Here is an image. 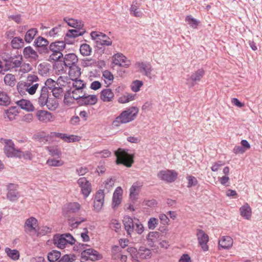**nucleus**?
Here are the masks:
<instances>
[{
  "mask_svg": "<svg viewBox=\"0 0 262 262\" xmlns=\"http://www.w3.org/2000/svg\"><path fill=\"white\" fill-rule=\"evenodd\" d=\"M40 85V80L38 77L33 74H28L25 81L19 82L17 84L18 92L22 96L28 93L30 95L35 94Z\"/></svg>",
  "mask_w": 262,
  "mask_h": 262,
  "instance_id": "f257e3e1",
  "label": "nucleus"
},
{
  "mask_svg": "<svg viewBox=\"0 0 262 262\" xmlns=\"http://www.w3.org/2000/svg\"><path fill=\"white\" fill-rule=\"evenodd\" d=\"M139 110L135 106H132L125 110L116 118L112 124L116 127L119 126L121 124H125L133 121L138 114Z\"/></svg>",
  "mask_w": 262,
  "mask_h": 262,
  "instance_id": "f03ea898",
  "label": "nucleus"
},
{
  "mask_svg": "<svg viewBox=\"0 0 262 262\" xmlns=\"http://www.w3.org/2000/svg\"><path fill=\"white\" fill-rule=\"evenodd\" d=\"M66 44L64 41H58L52 42L49 46L51 54L48 60L50 62L55 61L62 57L61 51L64 49Z\"/></svg>",
  "mask_w": 262,
  "mask_h": 262,
  "instance_id": "7ed1b4c3",
  "label": "nucleus"
},
{
  "mask_svg": "<svg viewBox=\"0 0 262 262\" xmlns=\"http://www.w3.org/2000/svg\"><path fill=\"white\" fill-rule=\"evenodd\" d=\"M117 157L116 163L117 164H122L126 167H131L134 162L133 156L127 152V150L119 148L115 152Z\"/></svg>",
  "mask_w": 262,
  "mask_h": 262,
  "instance_id": "20e7f679",
  "label": "nucleus"
},
{
  "mask_svg": "<svg viewBox=\"0 0 262 262\" xmlns=\"http://www.w3.org/2000/svg\"><path fill=\"white\" fill-rule=\"evenodd\" d=\"M2 140L3 141L5 144L4 150L7 157L13 158L19 156L20 150L14 147V144L12 140L2 139Z\"/></svg>",
  "mask_w": 262,
  "mask_h": 262,
  "instance_id": "39448f33",
  "label": "nucleus"
},
{
  "mask_svg": "<svg viewBox=\"0 0 262 262\" xmlns=\"http://www.w3.org/2000/svg\"><path fill=\"white\" fill-rule=\"evenodd\" d=\"M38 221L34 217H30L26 220L24 224L25 232L31 236H33L37 233L38 229Z\"/></svg>",
  "mask_w": 262,
  "mask_h": 262,
  "instance_id": "423d86ee",
  "label": "nucleus"
},
{
  "mask_svg": "<svg viewBox=\"0 0 262 262\" xmlns=\"http://www.w3.org/2000/svg\"><path fill=\"white\" fill-rule=\"evenodd\" d=\"M91 36L97 45L110 46L112 45V41L111 38L102 32L93 31L91 32Z\"/></svg>",
  "mask_w": 262,
  "mask_h": 262,
  "instance_id": "0eeeda50",
  "label": "nucleus"
},
{
  "mask_svg": "<svg viewBox=\"0 0 262 262\" xmlns=\"http://www.w3.org/2000/svg\"><path fill=\"white\" fill-rule=\"evenodd\" d=\"M157 176L162 181L167 183H171L177 179L178 173L173 170L166 169L160 171Z\"/></svg>",
  "mask_w": 262,
  "mask_h": 262,
  "instance_id": "6e6552de",
  "label": "nucleus"
},
{
  "mask_svg": "<svg viewBox=\"0 0 262 262\" xmlns=\"http://www.w3.org/2000/svg\"><path fill=\"white\" fill-rule=\"evenodd\" d=\"M112 62L115 65L125 68H128L131 64V61L120 53H116L113 56Z\"/></svg>",
  "mask_w": 262,
  "mask_h": 262,
  "instance_id": "1a4fd4ad",
  "label": "nucleus"
},
{
  "mask_svg": "<svg viewBox=\"0 0 262 262\" xmlns=\"http://www.w3.org/2000/svg\"><path fill=\"white\" fill-rule=\"evenodd\" d=\"M205 75V71L203 69H200L192 73L191 76L187 79V84L190 87L194 86L200 82Z\"/></svg>",
  "mask_w": 262,
  "mask_h": 262,
  "instance_id": "9d476101",
  "label": "nucleus"
},
{
  "mask_svg": "<svg viewBox=\"0 0 262 262\" xmlns=\"http://www.w3.org/2000/svg\"><path fill=\"white\" fill-rule=\"evenodd\" d=\"M5 70H9L20 66L22 61V56H14L5 59Z\"/></svg>",
  "mask_w": 262,
  "mask_h": 262,
  "instance_id": "9b49d317",
  "label": "nucleus"
},
{
  "mask_svg": "<svg viewBox=\"0 0 262 262\" xmlns=\"http://www.w3.org/2000/svg\"><path fill=\"white\" fill-rule=\"evenodd\" d=\"M81 258L84 260L95 261L101 259V256L96 250L90 248L84 250L81 253Z\"/></svg>",
  "mask_w": 262,
  "mask_h": 262,
  "instance_id": "f8f14e48",
  "label": "nucleus"
},
{
  "mask_svg": "<svg viewBox=\"0 0 262 262\" xmlns=\"http://www.w3.org/2000/svg\"><path fill=\"white\" fill-rule=\"evenodd\" d=\"M104 201V190H99L95 196L94 201V208L96 212H99L102 208Z\"/></svg>",
  "mask_w": 262,
  "mask_h": 262,
  "instance_id": "ddd939ff",
  "label": "nucleus"
},
{
  "mask_svg": "<svg viewBox=\"0 0 262 262\" xmlns=\"http://www.w3.org/2000/svg\"><path fill=\"white\" fill-rule=\"evenodd\" d=\"M196 236L199 245L201 246L204 251L208 250L207 243L209 241V237L203 230H198Z\"/></svg>",
  "mask_w": 262,
  "mask_h": 262,
  "instance_id": "4468645a",
  "label": "nucleus"
},
{
  "mask_svg": "<svg viewBox=\"0 0 262 262\" xmlns=\"http://www.w3.org/2000/svg\"><path fill=\"white\" fill-rule=\"evenodd\" d=\"M77 183L81 188V192L84 197H88L91 192V184L84 177L79 178Z\"/></svg>",
  "mask_w": 262,
  "mask_h": 262,
  "instance_id": "2eb2a0df",
  "label": "nucleus"
},
{
  "mask_svg": "<svg viewBox=\"0 0 262 262\" xmlns=\"http://www.w3.org/2000/svg\"><path fill=\"white\" fill-rule=\"evenodd\" d=\"M143 185V183L140 181H137L133 183L129 189V197L130 199L136 200L138 199Z\"/></svg>",
  "mask_w": 262,
  "mask_h": 262,
  "instance_id": "dca6fc26",
  "label": "nucleus"
},
{
  "mask_svg": "<svg viewBox=\"0 0 262 262\" xmlns=\"http://www.w3.org/2000/svg\"><path fill=\"white\" fill-rule=\"evenodd\" d=\"M136 67L141 73H143L149 78H152L151 73L152 69L150 63L147 62H137L136 63Z\"/></svg>",
  "mask_w": 262,
  "mask_h": 262,
  "instance_id": "f3484780",
  "label": "nucleus"
},
{
  "mask_svg": "<svg viewBox=\"0 0 262 262\" xmlns=\"http://www.w3.org/2000/svg\"><path fill=\"white\" fill-rule=\"evenodd\" d=\"M122 189L120 187L116 189L113 194L112 206L113 209H116L122 201Z\"/></svg>",
  "mask_w": 262,
  "mask_h": 262,
  "instance_id": "a211bd4d",
  "label": "nucleus"
},
{
  "mask_svg": "<svg viewBox=\"0 0 262 262\" xmlns=\"http://www.w3.org/2000/svg\"><path fill=\"white\" fill-rule=\"evenodd\" d=\"M137 220H133L132 218L129 216H125L124 217L123 222L124 225V228L128 235L134 232V227L136 224Z\"/></svg>",
  "mask_w": 262,
  "mask_h": 262,
  "instance_id": "6ab92c4d",
  "label": "nucleus"
},
{
  "mask_svg": "<svg viewBox=\"0 0 262 262\" xmlns=\"http://www.w3.org/2000/svg\"><path fill=\"white\" fill-rule=\"evenodd\" d=\"M115 95L110 89H105L101 91L100 95V99L104 102H112L114 99Z\"/></svg>",
  "mask_w": 262,
  "mask_h": 262,
  "instance_id": "aec40b11",
  "label": "nucleus"
},
{
  "mask_svg": "<svg viewBox=\"0 0 262 262\" xmlns=\"http://www.w3.org/2000/svg\"><path fill=\"white\" fill-rule=\"evenodd\" d=\"M36 117L38 120L45 123L53 121L54 120L52 114L46 111H38L36 112Z\"/></svg>",
  "mask_w": 262,
  "mask_h": 262,
  "instance_id": "412c9836",
  "label": "nucleus"
},
{
  "mask_svg": "<svg viewBox=\"0 0 262 262\" xmlns=\"http://www.w3.org/2000/svg\"><path fill=\"white\" fill-rule=\"evenodd\" d=\"M23 55L24 57L31 61H35L38 58L37 53L30 46L24 49Z\"/></svg>",
  "mask_w": 262,
  "mask_h": 262,
  "instance_id": "4be33fe9",
  "label": "nucleus"
},
{
  "mask_svg": "<svg viewBox=\"0 0 262 262\" xmlns=\"http://www.w3.org/2000/svg\"><path fill=\"white\" fill-rule=\"evenodd\" d=\"M233 245V239L229 236H223L219 241V248L229 249Z\"/></svg>",
  "mask_w": 262,
  "mask_h": 262,
  "instance_id": "5701e85b",
  "label": "nucleus"
},
{
  "mask_svg": "<svg viewBox=\"0 0 262 262\" xmlns=\"http://www.w3.org/2000/svg\"><path fill=\"white\" fill-rule=\"evenodd\" d=\"M83 89H72L71 92H67L64 95V99L68 97L73 98L74 99L77 100L79 98L82 99L83 97L85 95V93L83 92Z\"/></svg>",
  "mask_w": 262,
  "mask_h": 262,
  "instance_id": "b1692460",
  "label": "nucleus"
},
{
  "mask_svg": "<svg viewBox=\"0 0 262 262\" xmlns=\"http://www.w3.org/2000/svg\"><path fill=\"white\" fill-rule=\"evenodd\" d=\"M78 60V58L75 54L70 53L65 55L63 61L64 65L70 68L76 65Z\"/></svg>",
  "mask_w": 262,
  "mask_h": 262,
  "instance_id": "393cba45",
  "label": "nucleus"
},
{
  "mask_svg": "<svg viewBox=\"0 0 262 262\" xmlns=\"http://www.w3.org/2000/svg\"><path fill=\"white\" fill-rule=\"evenodd\" d=\"M160 235V233L158 231L150 232L146 236L149 246L151 247H155V243L159 240Z\"/></svg>",
  "mask_w": 262,
  "mask_h": 262,
  "instance_id": "a878e982",
  "label": "nucleus"
},
{
  "mask_svg": "<svg viewBox=\"0 0 262 262\" xmlns=\"http://www.w3.org/2000/svg\"><path fill=\"white\" fill-rule=\"evenodd\" d=\"M48 99L49 96L47 88L45 86H42L38 100L39 105L42 107L45 106L46 104L47 103Z\"/></svg>",
  "mask_w": 262,
  "mask_h": 262,
  "instance_id": "bb28decb",
  "label": "nucleus"
},
{
  "mask_svg": "<svg viewBox=\"0 0 262 262\" xmlns=\"http://www.w3.org/2000/svg\"><path fill=\"white\" fill-rule=\"evenodd\" d=\"M241 215L246 220H250L251 217L252 210L250 205L248 203L244 204L239 208Z\"/></svg>",
  "mask_w": 262,
  "mask_h": 262,
  "instance_id": "cd10ccee",
  "label": "nucleus"
},
{
  "mask_svg": "<svg viewBox=\"0 0 262 262\" xmlns=\"http://www.w3.org/2000/svg\"><path fill=\"white\" fill-rule=\"evenodd\" d=\"M66 239L64 238V236L62 235H56L54 236L53 243L58 248L63 249L67 245Z\"/></svg>",
  "mask_w": 262,
  "mask_h": 262,
  "instance_id": "c85d7f7f",
  "label": "nucleus"
},
{
  "mask_svg": "<svg viewBox=\"0 0 262 262\" xmlns=\"http://www.w3.org/2000/svg\"><path fill=\"white\" fill-rule=\"evenodd\" d=\"M17 103L18 105L21 107V108L26 110L28 112H32L34 110V107L29 100L21 99L17 101Z\"/></svg>",
  "mask_w": 262,
  "mask_h": 262,
  "instance_id": "c756f323",
  "label": "nucleus"
},
{
  "mask_svg": "<svg viewBox=\"0 0 262 262\" xmlns=\"http://www.w3.org/2000/svg\"><path fill=\"white\" fill-rule=\"evenodd\" d=\"M138 254L140 258L148 259L151 257V250L145 247H140L138 251Z\"/></svg>",
  "mask_w": 262,
  "mask_h": 262,
  "instance_id": "7c9ffc66",
  "label": "nucleus"
},
{
  "mask_svg": "<svg viewBox=\"0 0 262 262\" xmlns=\"http://www.w3.org/2000/svg\"><path fill=\"white\" fill-rule=\"evenodd\" d=\"M82 102L86 105H94L98 101V98L95 95H86L83 97L82 99Z\"/></svg>",
  "mask_w": 262,
  "mask_h": 262,
  "instance_id": "2f4dec72",
  "label": "nucleus"
},
{
  "mask_svg": "<svg viewBox=\"0 0 262 262\" xmlns=\"http://www.w3.org/2000/svg\"><path fill=\"white\" fill-rule=\"evenodd\" d=\"M69 69V75L71 80L78 79L81 75L80 69L77 65H74Z\"/></svg>",
  "mask_w": 262,
  "mask_h": 262,
  "instance_id": "473e14b6",
  "label": "nucleus"
},
{
  "mask_svg": "<svg viewBox=\"0 0 262 262\" xmlns=\"http://www.w3.org/2000/svg\"><path fill=\"white\" fill-rule=\"evenodd\" d=\"M86 221V219L83 217L72 218L69 220V225L71 230L77 228L79 225Z\"/></svg>",
  "mask_w": 262,
  "mask_h": 262,
  "instance_id": "72a5a7b5",
  "label": "nucleus"
},
{
  "mask_svg": "<svg viewBox=\"0 0 262 262\" xmlns=\"http://www.w3.org/2000/svg\"><path fill=\"white\" fill-rule=\"evenodd\" d=\"M60 139L64 142L71 143L79 141L80 140V137L74 135H69L67 134L62 133Z\"/></svg>",
  "mask_w": 262,
  "mask_h": 262,
  "instance_id": "f704fd0d",
  "label": "nucleus"
},
{
  "mask_svg": "<svg viewBox=\"0 0 262 262\" xmlns=\"http://www.w3.org/2000/svg\"><path fill=\"white\" fill-rule=\"evenodd\" d=\"M64 20L67 23L68 25L76 29H81L83 27V23L77 19L74 18H64Z\"/></svg>",
  "mask_w": 262,
  "mask_h": 262,
  "instance_id": "c9c22d12",
  "label": "nucleus"
},
{
  "mask_svg": "<svg viewBox=\"0 0 262 262\" xmlns=\"http://www.w3.org/2000/svg\"><path fill=\"white\" fill-rule=\"evenodd\" d=\"M18 113V108L16 106L10 107L6 111L5 118H7L9 120H13Z\"/></svg>",
  "mask_w": 262,
  "mask_h": 262,
  "instance_id": "e433bc0d",
  "label": "nucleus"
},
{
  "mask_svg": "<svg viewBox=\"0 0 262 262\" xmlns=\"http://www.w3.org/2000/svg\"><path fill=\"white\" fill-rule=\"evenodd\" d=\"M7 255L13 260H17L19 258V252L16 249H11L7 247L5 249Z\"/></svg>",
  "mask_w": 262,
  "mask_h": 262,
  "instance_id": "4c0bfd02",
  "label": "nucleus"
},
{
  "mask_svg": "<svg viewBox=\"0 0 262 262\" xmlns=\"http://www.w3.org/2000/svg\"><path fill=\"white\" fill-rule=\"evenodd\" d=\"M13 187V184H10L8 186V192L7 198L10 201H15L18 198V193L11 188Z\"/></svg>",
  "mask_w": 262,
  "mask_h": 262,
  "instance_id": "58836bf2",
  "label": "nucleus"
},
{
  "mask_svg": "<svg viewBox=\"0 0 262 262\" xmlns=\"http://www.w3.org/2000/svg\"><path fill=\"white\" fill-rule=\"evenodd\" d=\"M49 134H46L45 132H42L41 133H39L35 135V139L40 142H43L46 143L47 142H50L51 139L49 137Z\"/></svg>",
  "mask_w": 262,
  "mask_h": 262,
  "instance_id": "ea45409f",
  "label": "nucleus"
},
{
  "mask_svg": "<svg viewBox=\"0 0 262 262\" xmlns=\"http://www.w3.org/2000/svg\"><path fill=\"white\" fill-rule=\"evenodd\" d=\"M4 82L6 85L13 86L16 83V78L15 75L12 74H7L4 77Z\"/></svg>",
  "mask_w": 262,
  "mask_h": 262,
  "instance_id": "a19ab883",
  "label": "nucleus"
},
{
  "mask_svg": "<svg viewBox=\"0 0 262 262\" xmlns=\"http://www.w3.org/2000/svg\"><path fill=\"white\" fill-rule=\"evenodd\" d=\"M85 32V30L82 28L81 29L70 30L67 33V36L70 37H76L82 35Z\"/></svg>",
  "mask_w": 262,
  "mask_h": 262,
  "instance_id": "79ce46f5",
  "label": "nucleus"
},
{
  "mask_svg": "<svg viewBox=\"0 0 262 262\" xmlns=\"http://www.w3.org/2000/svg\"><path fill=\"white\" fill-rule=\"evenodd\" d=\"M10 103V99L8 94L0 90V105L7 106Z\"/></svg>",
  "mask_w": 262,
  "mask_h": 262,
  "instance_id": "37998d69",
  "label": "nucleus"
},
{
  "mask_svg": "<svg viewBox=\"0 0 262 262\" xmlns=\"http://www.w3.org/2000/svg\"><path fill=\"white\" fill-rule=\"evenodd\" d=\"M37 33V31L36 29L32 28V29L29 30L27 32L25 36V41L28 43L31 42L32 41V40L34 39V38Z\"/></svg>",
  "mask_w": 262,
  "mask_h": 262,
  "instance_id": "c03bdc74",
  "label": "nucleus"
},
{
  "mask_svg": "<svg viewBox=\"0 0 262 262\" xmlns=\"http://www.w3.org/2000/svg\"><path fill=\"white\" fill-rule=\"evenodd\" d=\"M24 45L23 39L19 37H16L11 40V46L14 49H19L22 48Z\"/></svg>",
  "mask_w": 262,
  "mask_h": 262,
  "instance_id": "a18cd8bd",
  "label": "nucleus"
},
{
  "mask_svg": "<svg viewBox=\"0 0 262 262\" xmlns=\"http://www.w3.org/2000/svg\"><path fill=\"white\" fill-rule=\"evenodd\" d=\"M45 105L49 110L54 111L57 108L58 103L55 98H49Z\"/></svg>",
  "mask_w": 262,
  "mask_h": 262,
  "instance_id": "49530a36",
  "label": "nucleus"
},
{
  "mask_svg": "<svg viewBox=\"0 0 262 262\" xmlns=\"http://www.w3.org/2000/svg\"><path fill=\"white\" fill-rule=\"evenodd\" d=\"M139 7L137 2H133L130 7L131 13L136 17H141L142 16V13L139 10Z\"/></svg>",
  "mask_w": 262,
  "mask_h": 262,
  "instance_id": "de8ad7c7",
  "label": "nucleus"
},
{
  "mask_svg": "<svg viewBox=\"0 0 262 262\" xmlns=\"http://www.w3.org/2000/svg\"><path fill=\"white\" fill-rule=\"evenodd\" d=\"M18 68V73L21 75L27 73L32 70V66L28 63H21L20 66H19Z\"/></svg>",
  "mask_w": 262,
  "mask_h": 262,
  "instance_id": "09e8293b",
  "label": "nucleus"
},
{
  "mask_svg": "<svg viewBox=\"0 0 262 262\" xmlns=\"http://www.w3.org/2000/svg\"><path fill=\"white\" fill-rule=\"evenodd\" d=\"M61 253L57 250H53L48 254V259L51 262H55L60 257Z\"/></svg>",
  "mask_w": 262,
  "mask_h": 262,
  "instance_id": "8fccbe9b",
  "label": "nucleus"
},
{
  "mask_svg": "<svg viewBox=\"0 0 262 262\" xmlns=\"http://www.w3.org/2000/svg\"><path fill=\"white\" fill-rule=\"evenodd\" d=\"M185 21L193 29H196L200 23L199 20L194 18L191 15H188L185 18Z\"/></svg>",
  "mask_w": 262,
  "mask_h": 262,
  "instance_id": "3c124183",
  "label": "nucleus"
},
{
  "mask_svg": "<svg viewBox=\"0 0 262 262\" xmlns=\"http://www.w3.org/2000/svg\"><path fill=\"white\" fill-rule=\"evenodd\" d=\"M135 99V95L132 94H126L120 97L118 102L120 103H127Z\"/></svg>",
  "mask_w": 262,
  "mask_h": 262,
  "instance_id": "603ef678",
  "label": "nucleus"
},
{
  "mask_svg": "<svg viewBox=\"0 0 262 262\" xmlns=\"http://www.w3.org/2000/svg\"><path fill=\"white\" fill-rule=\"evenodd\" d=\"M72 80L73 81L72 89H83L85 87V83L80 79H76Z\"/></svg>",
  "mask_w": 262,
  "mask_h": 262,
  "instance_id": "864d4df0",
  "label": "nucleus"
},
{
  "mask_svg": "<svg viewBox=\"0 0 262 262\" xmlns=\"http://www.w3.org/2000/svg\"><path fill=\"white\" fill-rule=\"evenodd\" d=\"M80 208V205L76 202L70 203L67 206L68 211L71 213H76L78 212Z\"/></svg>",
  "mask_w": 262,
  "mask_h": 262,
  "instance_id": "5fc2aeb1",
  "label": "nucleus"
},
{
  "mask_svg": "<svg viewBox=\"0 0 262 262\" xmlns=\"http://www.w3.org/2000/svg\"><path fill=\"white\" fill-rule=\"evenodd\" d=\"M47 164L50 166L59 167L63 165L64 162L61 160L50 158L47 161Z\"/></svg>",
  "mask_w": 262,
  "mask_h": 262,
  "instance_id": "6e6d98bb",
  "label": "nucleus"
},
{
  "mask_svg": "<svg viewBox=\"0 0 262 262\" xmlns=\"http://www.w3.org/2000/svg\"><path fill=\"white\" fill-rule=\"evenodd\" d=\"M102 77L105 83L110 84L114 79V76L111 72L105 70L103 72Z\"/></svg>",
  "mask_w": 262,
  "mask_h": 262,
  "instance_id": "4d7b16f0",
  "label": "nucleus"
},
{
  "mask_svg": "<svg viewBox=\"0 0 262 262\" xmlns=\"http://www.w3.org/2000/svg\"><path fill=\"white\" fill-rule=\"evenodd\" d=\"M51 232V228L47 226H43L37 230V233L35 235L37 236L45 235Z\"/></svg>",
  "mask_w": 262,
  "mask_h": 262,
  "instance_id": "13d9d810",
  "label": "nucleus"
},
{
  "mask_svg": "<svg viewBox=\"0 0 262 262\" xmlns=\"http://www.w3.org/2000/svg\"><path fill=\"white\" fill-rule=\"evenodd\" d=\"M143 83L142 81L136 80L134 81L131 84L132 90L134 92H138L140 91V88L143 86Z\"/></svg>",
  "mask_w": 262,
  "mask_h": 262,
  "instance_id": "bf43d9fd",
  "label": "nucleus"
},
{
  "mask_svg": "<svg viewBox=\"0 0 262 262\" xmlns=\"http://www.w3.org/2000/svg\"><path fill=\"white\" fill-rule=\"evenodd\" d=\"M80 52L83 56H89L91 54V48L89 45L84 43L80 46Z\"/></svg>",
  "mask_w": 262,
  "mask_h": 262,
  "instance_id": "052dcab7",
  "label": "nucleus"
},
{
  "mask_svg": "<svg viewBox=\"0 0 262 262\" xmlns=\"http://www.w3.org/2000/svg\"><path fill=\"white\" fill-rule=\"evenodd\" d=\"M69 80V79L67 76H60L56 80L57 86H59L61 88L66 86L67 84L70 83Z\"/></svg>",
  "mask_w": 262,
  "mask_h": 262,
  "instance_id": "680f3d73",
  "label": "nucleus"
},
{
  "mask_svg": "<svg viewBox=\"0 0 262 262\" xmlns=\"http://www.w3.org/2000/svg\"><path fill=\"white\" fill-rule=\"evenodd\" d=\"M48 43V41L42 37H37L35 41V44L38 47H45Z\"/></svg>",
  "mask_w": 262,
  "mask_h": 262,
  "instance_id": "e2e57ef3",
  "label": "nucleus"
},
{
  "mask_svg": "<svg viewBox=\"0 0 262 262\" xmlns=\"http://www.w3.org/2000/svg\"><path fill=\"white\" fill-rule=\"evenodd\" d=\"M38 70L39 73L42 76L46 75L49 72V66L45 63H41L38 66Z\"/></svg>",
  "mask_w": 262,
  "mask_h": 262,
  "instance_id": "0e129e2a",
  "label": "nucleus"
},
{
  "mask_svg": "<svg viewBox=\"0 0 262 262\" xmlns=\"http://www.w3.org/2000/svg\"><path fill=\"white\" fill-rule=\"evenodd\" d=\"M46 87L48 89L52 91L54 88H56L57 86V81L53 80L51 78L48 79L45 83Z\"/></svg>",
  "mask_w": 262,
  "mask_h": 262,
  "instance_id": "69168bd1",
  "label": "nucleus"
},
{
  "mask_svg": "<svg viewBox=\"0 0 262 262\" xmlns=\"http://www.w3.org/2000/svg\"><path fill=\"white\" fill-rule=\"evenodd\" d=\"M47 149L50 154L53 156H60L61 154L60 149L56 146L48 147Z\"/></svg>",
  "mask_w": 262,
  "mask_h": 262,
  "instance_id": "338daca9",
  "label": "nucleus"
},
{
  "mask_svg": "<svg viewBox=\"0 0 262 262\" xmlns=\"http://www.w3.org/2000/svg\"><path fill=\"white\" fill-rule=\"evenodd\" d=\"M158 224V220L155 217H151L147 223V226L149 229H155Z\"/></svg>",
  "mask_w": 262,
  "mask_h": 262,
  "instance_id": "774afa93",
  "label": "nucleus"
}]
</instances>
